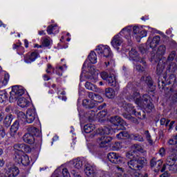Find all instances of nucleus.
<instances>
[{
  "label": "nucleus",
  "mask_w": 177,
  "mask_h": 177,
  "mask_svg": "<svg viewBox=\"0 0 177 177\" xmlns=\"http://www.w3.org/2000/svg\"><path fill=\"white\" fill-rule=\"evenodd\" d=\"M24 95V88L21 86H13L12 87V91L10 92V103H13L17 100V104L19 107L24 109L25 107H28L30 103H31V100L30 97H21Z\"/></svg>",
  "instance_id": "obj_1"
},
{
  "label": "nucleus",
  "mask_w": 177,
  "mask_h": 177,
  "mask_svg": "<svg viewBox=\"0 0 177 177\" xmlns=\"http://www.w3.org/2000/svg\"><path fill=\"white\" fill-rule=\"evenodd\" d=\"M97 63V55L94 51H91L87 59L85 61L82 67V72L80 75V81L82 82V77H84V71L85 68H88V80L93 82H97V75H99V72L95 69V66H91V64H96Z\"/></svg>",
  "instance_id": "obj_2"
},
{
  "label": "nucleus",
  "mask_w": 177,
  "mask_h": 177,
  "mask_svg": "<svg viewBox=\"0 0 177 177\" xmlns=\"http://www.w3.org/2000/svg\"><path fill=\"white\" fill-rule=\"evenodd\" d=\"M126 157L130 160L127 162V165L131 169V175L133 176L147 177V174L142 176L139 171H136V169H140L146 164V159L145 158H138L131 151L127 153Z\"/></svg>",
  "instance_id": "obj_3"
},
{
  "label": "nucleus",
  "mask_w": 177,
  "mask_h": 177,
  "mask_svg": "<svg viewBox=\"0 0 177 177\" xmlns=\"http://www.w3.org/2000/svg\"><path fill=\"white\" fill-rule=\"evenodd\" d=\"M17 117L19 121H22V122H27V124H32L37 118L38 115H37V111L35 109H29L26 111V114L24 112H19L17 113Z\"/></svg>",
  "instance_id": "obj_4"
},
{
  "label": "nucleus",
  "mask_w": 177,
  "mask_h": 177,
  "mask_svg": "<svg viewBox=\"0 0 177 177\" xmlns=\"http://www.w3.org/2000/svg\"><path fill=\"white\" fill-rule=\"evenodd\" d=\"M84 131L85 133H91L90 138H93L96 135H100L103 136L104 135H110L111 133V130L109 128L99 129L95 131V125L93 124H88L84 125Z\"/></svg>",
  "instance_id": "obj_5"
},
{
  "label": "nucleus",
  "mask_w": 177,
  "mask_h": 177,
  "mask_svg": "<svg viewBox=\"0 0 177 177\" xmlns=\"http://www.w3.org/2000/svg\"><path fill=\"white\" fill-rule=\"evenodd\" d=\"M141 28L142 27H139L136 26H127L126 28H124L120 31V34H124L127 39H131V34H132V30H133V35H132L133 38H135L137 42H140V37H139V34L140 32Z\"/></svg>",
  "instance_id": "obj_6"
},
{
  "label": "nucleus",
  "mask_w": 177,
  "mask_h": 177,
  "mask_svg": "<svg viewBox=\"0 0 177 177\" xmlns=\"http://www.w3.org/2000/svg\"><path fill=\"white\" fill-rule=\"evenodd\" d=\"M88 97L91 100L88 99L83 100L82 104L86 109H93L95 106L97 105V103H102L103 102V97L102 96L93 93H88Z\"/></svg>",
  "instance_id": "obj_7"
},
{
  "label": "nucleus",
  "mask_w": 177,
  "mask_h": 177,
  "mask_svg": "<svg viewBox=\"0 0 177 177\" xmlns=\"http://www.w3.org/2000/svg\"><path fill=\"white\" fill-rule=\"evenodd\" d=\"M35 136H41V131L35 127L28 128V133L23 136L25 143L32 145L35 142Z\"/></svg>",
  "instance_id": "obj_8"
},
{
  "label": "nucleus",
  "mask_w": 177,
  "mask_h": 177,
  "mask_svg": "<svg viewBox=\"0 0 177 177\" xmlns=\"http://www.w3.org/2000/svg\"><path fill=\"white\" fill-rule=\"evenodd\" d=\"M110 122L114 125V128L111 127H104V128H109L111 131L110 134L115 133L117 131H124L125 129V127L124 125L125 124V122H124V120L121 118L120 116H114L111 117L109 120Z\"/></svg>",
  "instance_id": "obj_9"
},
{
  "label": "nucleus",
  "mask_w": 177,
  "mask_h": 177,
  "mask_svg": "<svg viewBox=\"0 0 177 177\" xmlns=\"http://www.w3.org/2000/svg\"><path fill=\"white\" fill-rule=\"evenodd\" d=\"M95 50L100 57H110L113 55L111 48L107 45H98Z\"/></svg>",
  "instance_id": "obj_10"
},
{
  "label": "nucleus",
  "mask_w": 177,
  "mask_h": 177,
  "mask_svg": "<svg viewBox=\"0 0 177 177\" xmlns=\"http://www.w3.org/2000/svg\"><path fill=\"white\" fill-rule=\"evenodd\" d=\"M107 158L113 164H120L121 165L125 164L127 160L125 158L115 152H110L107 155Z\"/></svg>",
  "instance_id": "obj_11"
},
{
  "label": "nucleus",
  "mask_w": 177,
  "mask_h": 177,
  "mask_svg": "<svg viewBox=\"0 0 177 177\" xmlns=\"http://www.w3.org/2000/svg\"><path fill=\"white\" fill-rule=\"evenodd\" d=\"M129 100H134L138 106L140 107H145V104L147 103V100H150V97L147 95H145L142 97L139 95V93L136 92Z\"/></svg>",
  "instance_id": "obj_12"
},
{
  "label": "nucleus",
  "mask_w": 177,
  "mask_h": 177,
  "mask_svg": "<svg viewBox=\"0 0 177 177\" xmlns=\"http://www.w3.org/2000/svg\"><path fill=\"white\" fill-rule=\"evenodd\" d=\"M168 165L162 164V160H156V158H153L151 160V167L153 169L155 172H164L165 169H167V167Z\"/></svg>",
  "instance_id": "obj_13"
},
{
  "label": "nucleus",
  "mask_w": 177,
  "mask_h": 177,
  "mask_svg": "<svg viewBox=\"0 0 177 177\" xmlns=\"http://www.w3.org/2000/svg\"><path fill=\"white\" fill-rule=\"evenodd\" d=\"M167 50V47L165 45H161L158 48L156 54H151V62H157L158 60H160V56H164L165 55V51Z\"/></svg>",
  "instance_id": "obj_14"
},
{
  "label": "nucleus",
  "mask_w": 177,
  "mask_h": 177,
  "mask_svg": "<svg viewBox=\"0 0 177 177\" xmlns=\"http://www.w3.org/2000/svg\"><path fill=\"white\" fill-rule=\"evenodd\" d=\"M4 172L7 177H15L19 175V168L13 165H8L4 169Z\"/></svg>",
  "instance_id": "obj_15"
},
{
  "label": "nucleus",
  "mask_w": 177,
  "mask_h": 177,
  "mask_svg": "<svg viewBox=\"0 0 177 177\" xmlns=\"http://www.w3.org/2000/svg\"><path fill=\"white\" fill-rule=\"evenodd\" d=\"M14 150L17 155L15 156H20L22 153H30L31 149L30 147L24 145V144H16L14 145Z\"/></svg>",
  "instance_id": "obj_16"
},
{
  "label": "nucleus",
  "mask_w": 177,
  "mask_h": 177,
  "mask_svg": "<svg viewBox=\"0 0 177 177\" xmlns=\"http://www.w3.org/2000/svg\"><path fill=\"white\" fill-rule=\"evenodd\" d=\"M121 35H124V37H125L124 34L121 33V32H120V33L118 35H116L113 37L111 44L112 45V46H113V48L115 49H117L118 50L119 48L118 46H121V45H122V37H121Z\"/></svg>",
  "instance_id": "obj_17"
},
{
  "label": "nucleus",
  "mask_w": 177,
  "mask_h": 177,
  "mask_svg": "<svg viewBox=\"0 0 177 177\" xmlns=\"http://www.w3.org/2000/svg\"><path fill=\"white\" fill-rule=\"evenodd\" d=\"M160 41H161L160 36L150 37L148 38L147 45H149V48H151V49H154V48L160 44Z\"/></svg>",
  "instance_id": "obj_18"
},
{
  "label": "nucleus",
  "mask_w": 177,
  "mask_h": 177,
  "mask_svg": "<svg viewBox=\"0 0 177 177\" xmlns=\"http://www.w3.org/2000/svg\"><path fill=\"white\" fill-rule=\"evenodd\" d=\"M39 54L37 52L28 53L24 57V62L28 64L32 63V62H35L37 59H38Z\"/></svg>",
  "instance_id": "obj_19"
},
{
  "label": "nucleus",
  "mask_w": 177,
  "mask_h": 177,
  "mask_svg": "<svg viewBox=\"0 0 177 177\" xmlns=\"http://www.w3.org/2000/svg\"><path fill=\"white\" fill-rule=\"evenodd\" d=\"M95 168L94 165H92L91 164L85 165L84 172H85V175L87 177H95Z\"/></svg>",
  "instance_id": "obj_20"
},
{
  "label": "nucleus",
  "mask_w": 177,
  "mask_h": 177,
  "mask_svg": "<svg viewBox=\"0 0 177 177\" xmlns=\"http://www.w3.org/2000/svg\"><path fill=\"white\" fill-rule=\"evenodd\" d=\"M111 140H113V138H111V137L102 136L101 138L97 139V142L100 147H106L107 143H109V142H111Z\"/></svg>",
  "instance_id": "obj_21"
},
{
  "label": "nucleus",
  "mask_w": 177,
  "mask_h": 177,
  "mask_svg": "<svg viewBox=\"0 0 177 177\" xmlns=\"http://www.w3.org/2000/svg\"><path fill=\"white\" fill-rule=\"evenodd\" d=\"M69 165L72 166L73 168H76V169H81L84 165V163L82 162V159L77 158L71 160L69 162Z\"/></svg>",
  "instance_id": "obj_22"
},
{
  "label": "nucleus",
  "mask_w": 177,
  "mask_h": 177,
  "mask_svg": "<svg viewBox=\"0 0 177 177\" xmlns=\"http://www.w3.org/2000/svg\"><path fill=\"white\" fill-rule=\"evenodd\" d=\"M129 60H132L133 62H142L140 60L139 53H138V51H136V50L133 48H132L129 53Z\"/></svg>",
  "instance_id": "obj_23"
},
{
  "label": "nucleus",
  "mask_w": 177,
  "mask_h": 177,
  "mask_svg": "<svg viewBox=\"0 0 177 177\" xmlns=\"http://www.w3.org/2000/svg\"><path fill=\"white\" fill-rule=\"evenodd\" d=\"M16 160H17L19 162H21L22 165H30V158L26 154H24L20 157V155L15 156Z\"/></svg>",
  "instance_id": "obj_24"
},
{
  "label": "nucleus",
  "mask_w": 177,
  "mask_h": 177,
  "mask_svg": "<svg viewBox=\"0 0 177 177\" xmlns=\"http://www.w3.org/2000/svg\"><path fill=\"white\" fill-rule=\"evenodd\" d=\"M125 107L126 111L129 113V115L124 113L123 117L127 120H131V114H136V111H135V109H133V106H132V104H127Z\"/></svg>",
  "instance_id": "obj_25"
},
{
  "label": "nucleus",
  "mask_w": 177,
  "mask_h": 177,
  "mask_svg": "<svg viewBox=\"0 0 177 177\" xmlns=\"http://www.w3.org/2000/svg\"><path fill=\"white\" fill-rule=\"evenodd\" d=\"M133 152L131 151L133 154V156H135L136 157H138L137 153H145V149L142 147V145H134L132 147Z\"/></svg>",
  "instance_id": "obj_26"
},
{
  "label": "nucleus",
  "mask_w": 177,
  "mask_h": 177,
  "mask_svg": "<svg viewBox=\"0 0 177 177\" xmlns=\"http://www.w3.org/2000/svg\"><path fill=\"white\" fill-rule=\"evenodd\" d=\"M10 79V75L9 73H5L4 76L0 78V88H3V86H6L8 83L9 82V80Z\"/></svg>",
  "instance_id": "obj_27"
},
{
  "label": "nucleus",
  "mask_w": 177,
  "mask_h": 177,
  "mask_svg": "<svg viewBox=\"0 0 177 177\" xmlns=\"http://www.w3.org/2000/svg\"><path fill=\"white\" fill-rule=\"evenodd\" d=\"M9 102V98L8 97V93L6 91H3L0 92V103L2 104H6Z\"/></svg>",
  "instance_id": "obj_28"
},
{
  "label": "nucleus",
  "mask_w": 177,
  "mask_h": 177,
  "mask_svg": "<svg viewBox=\"0 0 177 177\" xmlns=\"http://www.w3.org/2000/svg\"><path fill=\"white\" fill-rule=\"evenodd\" d=\"M147 30H149V31H152L153 28H150L149 26H145V29H140V34L138 35V38H140V39H142V38L147 37Z\"/></svg>",
  "instance_id": "obj_29"
},
{
  "label": "nucleus",
  "mask_w": 177,
  "mask_h": 177,
  "mask_svg": "<svg viewBox=\"0 0 177 177\" xmlns=\"http://www.w3.org/2000/svg\"><path fill=\"white\" fill-rule=\"evenodd\" d=\"M106 81L110 86H117L118 85L117 84V79L114 75H110Z\"/></svg>",
  "instance_id": "obj_30"
},
{
  "label": "nucleus",
  "mask_w": 177,
  "mask_h": 177,
  "mask_svg": "<svg viewBox=\"0 0 177 177\" xmlns=\"http://www.w3.org/2000/svg\"><path fill=\"white\" fill-rule=\"evenodd\" d=\"M48 34H57L59 32V26L57 25H50L47 28Z\"/></svg>",
  "instance_id": "obj_31"
},
{
  "label": "nucleus",
  "mask_w": 177,
  "mask_h": 177,
  "mask_svg": "<svg viewBox=\"0 0 177 177\" xmlns=\"http://www.w3.org/2000/svg\"><path fill=\"white\" fill-rule=\"evenodd\" d=\"M115 177H123L125 175V171L122 169V167H120L117 166L114 169Z\"/></svg>",
  "instance_id": "obj_32"
},
{
  "label": "nucleus",
  "mask_w": 177,
  "mask_h": 177,
  "mask_svg": "<svg viewBox=\"0 0 177 177\" xmlns=\"http://www.w3.org/2000/svg\"><path fill=\"white\" fill-rule=\"evenodd\" d=\"M17 131H19V122H15L10 128V136H15L17 133Z\"/></svg>",
  "instance_id": "obj_33"
},
{
  "label": "nucleus",
  "mask_w": 177,
  "mask_h": 177,
  "mask_svg": "<svg viewBox=\"0 0 177 177\" xmlns=\"http://www.w3.org/2000/svg\"><path fill=\"white\" fill-rule=\"evenodd\" d=\"M85 87L86 89H88V91H93V92H100L99 88L89 82H86Z\"/></svg>",
  "instance_id": "obj_34"
},
{
  "label": "nucleus",
  "mask_w": 177,
  "mask_h": 177,
  "mask_svg": "<svg viewBox=\"0 0 177 177\" xmlns=\"http://www.w3.org/2000/svg\"><path fill=\"white\" fill-rule=\"evenodd\" d=\"M105 95L106 97H109V99H113L114 96H115V91L113 88H106L105 90Z\"/></svg>",
  "instance_id": "obj_35"
},
{
  "label": "nucleus",
  "mask_w": 177,
  "mask_h": 177,
  "mask_svg": "<svg viewBox=\"0 0 177 177\" xmlns=\"http://www.w3.org/2000/svg\"><path fill=\"white\" fill-rule=\"evenodd\" d=\"M12 121H13V115H8L5 118L3 123L6 127H9L12 124Z\"/></svg>",
  "instance_id": "obj_36"
},
{
  "label": "nucleus",
  "mask_w": 177,
  "mask_h": 177,
  "mask_svg": "<svg viewBox=\"0 0 177 177\" xmlns=\"http://www.w3.org/2000/svg\"><path fill=\"white\" fill-rule=\"evenodd\" d=\"M52 45V40L49 37L43 39L42 46L48 47Z\"/></svg>",
  "instance_id": "obj_37"
},
{
  "label": "nucleus",
  "mask_w": 177,
  "mask_h": 177,
  "mask_svg": "<svg viewBox=\"0 0 177 177\" xmlns=\"http://www.w3.org/2000/svg\"><path fill=\"white\" fill-rule=\"evenodd\" d=\"M118 139H127L129 138V134L126 131H122L117 135Z\"/></svg>",
  "instance_id": "obj_38"
},
{
  "label": "nucleus",
  "mask_w": 177,
  "mask_h": 177,
  "mask_svg": "<svg viewBox=\"0 0 177 177\" xmlns=\"http://www.w3.org/2000/svg\"><path fill=\"white\" fill-rule=\"evenodd\" d=\"M144 135L148 143H149V145H153V140L151 139V136L150 135V133H149V131H145Z\"/></svg>",
  "instance_id": "obj_39"
},
{
  "label": "nucleus",
  "mask_w": 177,
  "mask_h": 177,
  "mask_svg": "<svg viewBox=\"0 0 177 177\" xmlns=\"http://www.w3.org/2000/svg\"><path fill=\"white\" fill-rule=\"evenodd\" d=\"M57 94L59 99H61V100H64V102L67 100V97L64 96L66 95V92L58 91Z\"/></svg>",
  "instance_id": "obj_40"
},
{
  "label": "nucleus",
  "mask_w": 177,
  "mask_h": 177,
  "mask_svg": "<svg viewBox=\"0 0 177 177\" xmlns=\"http://www.w3.org/2000/svg\"><path fill=\"white\" fill-rule=\"evenodd\" d=\"M168 143L171 146H174V145H177V136H175L172 138H171L169 140Z\"/></svg>",
  "instance_id": "obj_41"
},
{
  "label": "nucleus",
  "mask_w": 177,
  "mask_h": 177,
  "mask_svg": "<svg viewBox=\"0 0 177 177\" xmlns=\"http://www.w3.org/2000/svg\"><path fill=\"white\" fill-rule=\"evenodd\" d=\"M153 109H154V105H153L151 103L149 104L145 109V111L147 113H151L153 111Z\"/></svg>",
  "instance_id": "obj_42"
},
{
  "label": "nucleus",
  "mask_w": 177,
  "mask_h": 177,
  "mask_svg": "<svg viewBox=\"0 0 177 177\" xmlns=\"http://www.w3.org/2000/svg\"><path fill=\"white\" fill-rule=\"evenodd\" d=\"M113 150H120V149H122V145L120 142H115L114 145L112 147Z\"/></svg>",
  "instance_id": "obj_43"
},
{
  "label": "nucleus",
  "mask_w": 177,
  "mask_h": 177,
  "mask_svg": "<svg viewBox=\"0 0 177 177\" xmlns=\"http://www.w3.org/2000/svg\"><path fill=\"white\" fill-rule=\"evenodd\" d=\"M142 81H145L146 84L147 85H152V82H151V77L150 76H148L147 77H142Z\"/></svg>",
  "instance_id": "obj_44"
},
{
  "label": "nucleus",
  "mask_w": 177,
  "mask_h": 177,
  "mask_svg": "<svg viewBox=\"0 0 177 177\" xmlns=\"http://www.w3.org/2000/svg\"><path fill=\"white\" fill-rule=\"evenodd\" d=\"M169 124V120H167L165 118H162L160 120V125H165V127H167Z\"/></svg>",
  "instance_id": "obj_45"
},
{
  "label": "nucleus",
  "mask_w": 177,
  "mask_h": 177,
  "mask_svg": "<svg viewBox=\"0 0 177 177\" xmlns=\"http://www.w3.org/2000/svg\"><path fill=\"white\" fill-rule=\"evenodd\" d=\"M100 75H101V78H102L105 81H107V80L110 77V75H109V74L106 72L101 73Z\"/></svg>",
  "instance_id": "obj_46"
},
{
  "label": "nucleus",
  "mask_w": 177,
  "mask_h": 177,
  "mask_svg": "<svg viewBox=\"0 0 177 177\" xmlns=\"http://www.w3.org/2000/svg\"><path fill=\"white\" fill-rule=\"evenodd\" d=\"M134 70H136L137 71H145V67H142L140 66V64H137L135 66H134Z\"/></svg>",
  "instance_id": "obj_47"
},
{
  "label": "nucleus",
  "mask_w": 177,
  "mask_h": 177,
  "mask_svg": "<svg viewBox=\"0 0 177 177\" xmlns=\"http://www.w3.org/2000/svg\"><path fill=\"white\" fill-rule=\"evenodd\" d=\"M62 175L64 177H71L70 176V173H68V170H67V169H62Z\"/></svg>",
  "instance_id": "obj_48"
},
{
  "label": "nucleus",
  "mask_w": 177,
  "mask_h": 177,
  "mask_svg": "<svg viewBox=\"0 0 177 177\" xmlns=\"http://www.w3.org/2000/svg\"><path fill=\"white\" fill-rule=\"evenodd\" d=\"M62 170V167L57 169L51 177H59V172Z\"/></svg>",
  "instance_id": "obj_49"
},
{
  "label": "nucleus",
  "mask_w": 177,
  "mask_h": 177,
  "mask_svg": "<svg viewBox=\"0 0 177 177\" xmlns=\"http://www.w3.org/2000/svg\"><path fill=\"white\" fill-rule=\"evenodd\" d=\"M96 114L95 113V111H90L89 112H88V118H89V120H93V118H95V115Z\"/></svg>",
  "instance_id": "obj_50"
},
{
  "label": "nucleus",
  "mask_w": 177,
  "mask_h": 177,
  "mask_svg": "<svg viewBox=\"0 0 177 177\" xmlns=\"http://www.w3.org/2000/svg\"><path fill=\"white\" fill-rule=\"evenodd\" d=\"M98 117H100L101 118H104V117H106L107 115V111H102L98 113Z\"/></svg>",
  "instance_id": "obj_51"
},
{
  "label": "nucleus",
  "mask_w": 177,
  "mask_h": 177,
  "mask_svg": "<svg viewBox=\"0 0 177 177\" xmlns=\"http://www.w3.org/2000/svg\"><path fill=\"white\" fill-rule=\"evenodd\" d=\"M0 135L1 138H5V135H6V133H5V130L3 129V127L0 126Z\"/></svg>",
  "instance_id": "obj_52"
},
{
  "label": "nucleus",
  "mask_w": 177,
  "mask_h": 177,
  "mask_svg": "<svg viewBox=\"0 0 177 177\" xmlns=\"http://www.w3.org/2000/svg\"><path fill=\"white\" fill-rule=\"evenodd\" d=\"M64 71V69H63V66H59V68H57L56 74L58 75H62V72Z\"/></svg>",
  "instance_id": "obj_53"
},
{
  "label": "nucleus",
  "mask_w": 177,
  "mask_h": 177,
  "mask_svg": "<svg viewBox=\"0 0 177 177\" xmlns=\"http://www.w3.org/2000/svg\"><path fill=\"white\" fill-rule=\"evenodd\" d=\"M52 70H53V73H55V69H53V68H52V65L48 64L47 66L46 73H50V71H52Z\"/></svg>",
  "instance_id": "obj_54"
},
{
  "label": "nucleus",
  "mask_w": 177,
  "mask_h": 177,
  "mask_svg": "<svg viewBox=\"0 0 177 177\" xmlns=\"http://www.w3.org/2000/svg\"><path fill=\"white\" fill-rule=\"evenodd\" d=\"M135 140H138V142H143V137L140 135H137L134 138Z\"/></svg>",
  "instance_id": "obj_55"
},
{
  "label": "nucleus",
  "mask_w": 177,
  "mask_h": 177,
  "mask_svg": "<svg viewBox=\"0 0 177 177\" xmlns=\"http://www.w3.org/2000/svg\"><path fill=\"white\" fill-rule=\"evenodd\" d=\"M159 154L161 157H164V156H165V149L161 148L159 150Z\"/></svg>",
  "instance_id": "obj_56"
},
{
  "label": "nucleus",
  "mask_w": 177,
  "mask_h": 177,
  "mask_svg": "<svg viewBox=\"0 0 177 177\" xmlns=\"http://www.w3.org/2000/svg\"><path fill=\"white\" fill-rule=\"evenodd\" d=\"M13 49H23V47L20 46V45L14 44Z\"/></svg>",
  "instance_id": "obj_57"
},
{
  "label": "nucleus",
  "mask_w": 177,
  "mask_h": 177,
  "mask_svg": "<svg viewBox=\"0 0 177 177\" xmlns=\"http://www.w3.org/2000/svg\"><path fill=\"white\" fill-rule=\"evenodd\" d=\"M169 176V174L167 171H165L162 175H160V177H168Z\"/></svg>",
  "instance_id": "obj_58"
},
{
  "label": "nucleus",
  "mask_w": 177,
  "mask_h": 177,
  "mask_svg": "<svg viewBox=\"0 0 177 177\" xmlns=\"http://www.w3.org/2000/svg\"><path fill=\"white\" fill-rule=\"evenodd\" d=\"M174 124H175L174 121H172L170 122V124H169V129H172V127H174Z\"/></svg>",
  "instance_id": "obj_59"
},
{
  "label": "nucleus",
  "mask_w": 177,
  "mask_h": 177,
  "mask_svg": "<svg viewBox=\"0 0 177 177\" xmlns=\"http://www.w3.org/2000/svg\"><path fill=\"white\" fill-rule=\"evenodd\" d=\"M24 46L26 48H28V39H24Z\"/></svg>",
  "instance_id": "obj_60"
},
{
  "label": "nucleus",
  "mask_w": 177,
  "mask_h": 177,
  "mask_svg": "<svg viewBox=\"0 0 177 177\" xmlns=\"http://www.w3.org/2000/svg\"><path fill=\"white\" fill-rule=\"evenodd\" d=\"M43 78H44V81H48V80H49V77L46 75H44L43 76Z\"/></svg>",
  "instance_id": "obj_61"
},
{
  "label": "nucleus",
  "mask_w": 177,
  "mask_h": 177,
  "mask_svg": "<svg viewBox=\"0 0 177 177\" xmlns=\"http://www.w3.org/2000/svg\"><path fill=\"white\" fill-rule=\"evenodd\" d=\"M39 35H45V31L44 30L39 31Z\"/></svg>",
  "instance_id": "obj_62"
},
{
  "label": "nucleus",
  "mask_w": 177,
  "mask_h": 177,
  "mask_svg": "<svg viewBox=\"0 0 177 177\" xmlns=\"http://www.w3.org/2000/svg\"><path fill=\"white\" fill-rule=\"evenodd\" d=\"M42 46H42V45H38V44H35L34 48H42Z\"/></svg>",
  "instance_id": "obj_63"
},
{
  "label": "nucleus",
  "mask_w": 177,
  "mask_h": 177,
  "mask_svg": "<svg viewBox=\"0 0 177 177\" xmlns=\"http://www.w3.org/2000/svg\"><path fill=\"white\" fill-rule=\"evenodd\" d=\"M0 177H8V176H6V174H3V173L0 171Z\"/></svg>",
  "instance_id": "obj_64"
}]
</instances>
